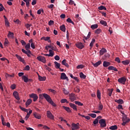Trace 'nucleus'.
<instances>
[{"label": "nucleus", "mask_w": 130, "mask_h": 130, "mask_svg": "<svg viewBox=\"0 0 130 130\" xmlns=\"http://www.w3.org/2000/svg\"><path fill=\"white\" fill-rule=\"evenodd\" d=\"M20 108L22 111H24L25 112H28V109H25V108H23L21 106H20Z\"/></svg>", "instance_id": "obj_52"}, {"label": "nucleus", "mask_w": 130, "mask_h": 130, "mask_svg": "<svg viewBox=\"0 0 130 130\" xmlns=\"http://www.w3.org/2000/svg\"><path fill=\"white\" fill-rule=\"evenodd\" d=\"M122 121H130L129 118H128L127 117H126V115L124 114L123 115L122 119Z\"/></svg>", "instance_id": "obj_14"}, {"label": "nucleus", "mask_w": 130, "mask_h": 130, "mask_svg": "<svg viewBox=\"0 0 130 130\" xmlns=\"http://www.w3.org/2000/svg\"><path fill=\"white\" fill-rule=\"evenodd\" d=\"M25 71H29L30 70V66L29 65H27L25 68H24Z\"/></svg>", "instance_id": "obj_60"}, {"label": "nucleus", "mask_w": 130, "mask_h": 130, "mask_svg": "<svg viewBox=\"0 0 130 130\" xmlns=\"http://www.w3.org/2000/svg\"><path fill=\"white\" fill-rule=\"evenodd\" d=\"M100 23L102 25H104V26H107V22L104 20H101Z\"/></svg>", "instance_id": "obj_36"}, {"label": "nucleus", "mask_w": 130, "mask_h": 130, "mask_svg": "<svg viewBox=\"0 0 130 130\" xmlns=\"http://www.w3.org/2000/svg\"><path fill=\"white\" fill-rule=\"evenodd\" d=\"M67 22H68V23H71V24H73V25H75L74 21H72V19H71L70 18L67 19Z\"/></svg>", "instance_id": "obj_43"}, {"label": "nucleus", "mask_w": 130, "mask_h": 130, "mask_svg": "<svg viewBox=\"0 0 130 130\" xmlns=\"http://www.w3.org/2000/svg\"><path fill=\"white\" fill-rule=\"evenodd\" d=\"M6 77H8L9 78H14V77H15V74H13L12 75H9L8 74H6Z\"/></svg>", "instance_id": "obj_54"}, {"label": "nucleus", "mask_w": 130, "mask_h": 130, "mask_svg": "<svg viewBox=\"0 0 130 130\" xmlns=\"http://www.w3.org/2000/svg\"><path fill=\"white\" fill-rule=\"evenodd\" d=\"M111 63L110 62L107 61H104L103 62V67H104V68H107V67H109V66H110Z\"/></svg>", "instance_id": "obj_18"}, {"label": "nucleus", "mask_w": 130, "mask_h": 130, "mask_svg": "<svg viewBox=\"0 0 130 130\" xmlns=\"http://www.w3.org/2000/svg\"><path fill=\"white\" fill-rule=\"evenodd\" d=\"M94 43H95V39H93L89 45V46L91 47L90 49H92V47H93Z\"/></svg>", "instance_id": "obj_32"}, {"label": "nucleus", "mask_w": 130, "mask_h": 130, "mask_svg": "<svg viewBox=\"0 0 130 130\" xmlns=\"http://www.w3.org/2000/svg\"><path fill=\"white\" fill-rule=\"evenodd\" d=\"M54 63L55 64L56 69H59L60 68V64L57 62V61H55Z\"/></svg>", "instance_id": "obj_39"}, {"label": "nucleus", "mask_w": 130, "mask_h": 130, "mask_svg": "<svg viewBox=\"0 0 130 130\" xmlns=\"http://www.w3.org/2000/svg\"><path fill=\"white\" fill-rule=\"evenodd\" d=\"M99 122V120L98 119H95V120L93 121V123L94 124H97Z\"/></svg>", "instance_id": "obj_58"}, {"label": "nucleus", "mask_w": 130, "mask_h": 130, "mask_svg": "<svg viewBox=\"0 0 130 130\" xmlns=\"http://www.w3.org/2000/svg\"><path fill=\"white\" fill-rule=\"evenodd\" d=\"M99 10H100V11L102 10H105V11H106L107 9L106 7L103 6H101L100 7H99L98 8Z\"/></svg>", "instance_id": "obj_42"}, {"label": "nucleus", "mask_w": 130, "mask_h": 130, "mask_svg": "<svg viewBox=\"0 0 130 130\" xmlns=\"http://www.w3.org/2000/svg\"><path fill=\"white\" fill-rule=\"evenodd\" d=\"M29 97L30 98H32L33 101L34 102H36V101L38 99V96L37 95V94H35V93H32L31 94L29 95Z\"/></svg>", "instance_id": "obj_8"}, {"label": "nucleus", "mask_w": 130, "mask_h": 130, "mask_svg": "<svg viewBox=\"0 0 130 130\" xmlns=\"http://www.w3.org/2000/svg\"><path fill=\"white\" fill-rule=\"evenodd\" d=\"M79 76L81 79H83L84 80L85 79H86V75H85L84 73H83L82 72L80 73Z\"/></svg>", "instance_id": "obj_29"}, {"label": "nucleus", "mask_w": 130, "mask_h": 130, "mask_svg": "<svg viewBox=\"0 0 130 130\" xmlns=\"http://www.w3.org/2000/svg\"><path fill=\"white\" fill-rule=\"evenodd\" d=\"M99 105V110H102V109H103V105H102L101 102H100Z\"/></svg>", "instance_id": "obj_44"}, {"label": "nucleus", "mask_w": 130, "mask_h": 130, "mask_svg": "<svg viewBox=\"0 0 130 130\" xmlns=\"http://www.w3.org/2000/svg\"><path fill=\"white\" fill-rule=\"evenodd\" d=\"M69 105L71 108H73L74 110H76L77 111L78 110V109H77V106L72 103H70L69 104Z\"/></svg>", "instance_id": "obj_13"}, {"label": "nucleus", "mask_w": 130, "mask_h": 130, "mask_svg": "<svg viewBox=\"0 0 130 130\" xmlns=\"http://www.w3.org/2000/svg\"><path fill=\"white\" fill-rule=\"evenodd\" d=\"M37 59L39 60V61H41L42 62H43V63H45L46 62V59H45V57L42 56H39L37 57Z\"/></svg>", "instance_id": "obj_7"}, {"label": "nucleus", "mask_w": 130, "mask_h": 130, "mask_svg": "<svg viewBox=\"0 0 130 130\" xmlns=\"http://www.w3.org/2000/svg\"><path fill=\"white\" fill-rule=\"evenodd\" d=\"M118 82L120 83V84H122L123 85H125V82H126V78L125 77H123L118 79Z\"/></svg>", "instance_id": "obj_3"}, {"label": "nucleus", "mask_w": 130, "mask_h": 130, "mask_svg": "<svg viewBox=\"0 0 130 130\" xmlns=\"http://www.w3.org/2000/svg\"><path fill=\"white\" fill-rule=\"evenodd\" d=\"M62 108H63V109H64V110H66V111H67V112H71V109H70L69 107H67L65 106H63Z\"/></svg>", "instance_id": "obj_41"}, {"label": "nucleus", "mask_w": 130, "mask_h": 130, "mask_svg": "<svg viewBox=\"0 0 130 130\" xmlns=\"http://www.w3.org/2000/svg\"><path fill=\"white\" fill-rule=\"evenodd\" d=\"M47 117L50 119H54V116L52 114V113H51V112H50V111H47Z\"/></svg>", "instance_id": "obj_6"}, {"label": "nucleus", "mask_w": 130, "mask_h": 130, "mask_svg": "<svg viewBox=\"0 0 130 130\" xmlns=\"http://www.w3.org/2000/svg\"><path fill=\"white\" fill-rule=\"evenodd\" d=\"M13 96H14L16 100H20V97L19 96V93L17 92V91H14L13 92Z\"/></svg>", "instance_id": "obj_12"}, {"label": "nucleus", "mask_w": 130, "mask_h": 130, "mask_svg": "<svg viewBox=\"0 0 130 130\" xmlns=\"http://www.w3.org/2000/svg\"><path fill=\"white\" fill-rule=\"evenodd\" d=\"M37 1H36V0H33L31 3L32 6H35V5L37 4Z\"/></svg>", "instance_id": "obj_64"}, {"label": "nucleus", "mask_w": 130, "mask_h": 130, "mask_svg": "<svg viewBox=\"0 0 130 130\" xmlns=\"http://www.w3.org/2000/svg\"><path fill=\"white\" fill-rule=\"evenodd\" d=\"M75 45L76 47H77V48H79V49H83V48L85 47V46H84V45H83V43H77Z\"/></svg>", "instance_id": "obj_9"}, {"label": "nucleus", "mask_w": 130, "mask_h": 130, "mask_svg": "<svg viewBox=\"0 0 130 130\" xmlns=\"http://www.w3.org/2000/svg\"><path fill=\"white\" fill-rule=\"evenodd\" d=\"M51 49H52V50H54L55 51H56V50H57L56 47H55V46H53L52 45L51 46Z\"/></svg>", "instance_id": "obj_55"}, {"label": "nucleus", "mask_w": 130, "mask_h": 130, "mask_svg": "<svg viewBox=\"0 0 130 130\" xmlns=\"http://www.w3.org/2000/svg\"><path fill=\"white\" fill-rule=\"evenodd\" d=\"M43 97L46 99V101L49 103V102L52 101L51 98L47 93H43Z\"/></svg>", "instance_id": "obj_4"}, {"label": "nucleus", "mask_w": 130, "mask_h": 130, "mask_svg": "<svg viewBox=\"0 0 130 130\" xmlns=\"http://www.w3.org/2000/svg\"><path fill=\"white\" fill-rule=\"evenodd\" d=\"M109 128H110V129H112V130L117 129V125H114L111 126L109 127Z\"/></svg>", "instance_id": "obj_33"}, {"label": "nucleus", "mask_w": 130, "mask_h": 130, "mask_svg": "<svg viewBox=\"0 0 130 130\" xmlns=\"http://www.w3.org/2000/svg\"><path fill=\"white\" fill-rule=\"evenodd\" d=\"M60 29L62 31V32H66V26L63 24L60 26Z\"/></svg>", "instance_id": "obj_28"}, {"label": "nucleus", "mask_w": 130, "mask_h": 130, "mask_svg": "<svg viewBox=\"0 0 130 130\" xmlns=\"http://www.w3.org/2000/svg\"><path fill=\"white\" fill-rule=\"evenodd\" d=\"M61 63L63 66H65V67H66L67 68H69V64H68V63H67V60L66 59H63Z\"/></svg>", "instance_id": "obj_19"}, {"label": "nucleus", "mask_w": 130, "mask_h": 130, "mask_svg": "<svg viewBox=\"0 0 130 130\" xmlns=\"http://www.w3.org/2000/svg\"><path fill=\"white\" fill-rule=\"evenodd\" d=\"M15 23H16V24H19V25H21V21L19 19H16V21H14Z\"/></svg>", "instance_id": "obj_57"}, {"label": "nucleus", "mask_w": 130, "mask_h": 130, "mask_svg": "<svg viewBox=\"0 0 130 130\" xmlns=\"http://www.w3.org/2000/svg\"><path fill=\"white\" fill-rule=\"evenodd\" d=\"M69 99L71 100V102H74L75 100H77V97L76 96V94L75 93H72L69 94Z\"/></svg>", "instance_id": "obj_2"}, {"label": "nucleus", "mask_w": 130, "mask_h": 130, "mask_svg": "<svg viewBox=\"0 0 130 130\" xmlns=\"http://www.w3.org/2000/svg\"><path fill=\"white\" fill-rule=\"evenodd\" d=\"M99 123L101 124V127H106V120L105 119H101L99 120Z\"/></svg>", "instance_id": "obj_1"}, {"label": "nucleus", "mask_w": 130, "mask_h": 130, "mask_svg": "<svg viewBox=\"0 0 130 130\" xmlns=\"http://www.w3.org/2000/svg\"><path fill=\"white\" fill-rule=\"evenodd\" d=\"M88 115H89V116H91V117H92V118H95V117H96V114H93V113L88 114Z\"/></svg>", "instance_id": "obj_49"}, {"label": "nucleus", "mask_w": 130, "mask_h": 130, "mask_svg": "<svg viewBox=\"0 0 130 130\" xmlns=\"http://www.w3.org/2000/svg\"><path fill=\"white\" fill-rule=\"evenodd\" d=\"M23 2L26 3L27 8H29V7H30V2H31V0H23Z\"/></svg>", "instance_id": "obj_24"}, {"label": "nucleus", "mask_w": 130, "mask_h": 130, "mask_svg": "<svg viewBox=\"0 0 130 130\" xmlns=\"http://www.w3.org/2000/svg\"><path fill=\"white\" fill-rule=\"evenodd\" d=\"M90 37H91V32H89L88 34L87 35V37H83V38H84V39H85V40H88V39H89V38H90Z\"/></svg>", "instance_id": "obj_35"}, {"label": "nucleus", "mask_w": 130, "mask_h": 130, "mask_svg": "<svg viewBox=\"0 0 130 130\" xmlns=\"http://www.w3.org/2000/svg\"><path fill=\"white\" fill-rule=\"evenodd\" d=\"M115 61H117V62H118V63H120L121 61L120 59H119V57H116L115 58Z\"/></svg>", "instance_id": "obj_61"}, {"label": "nucleus", "mask_w": 130, "mask_h": 130, "mask_svg": "<svg viewBox=\"0 0 130 130\" xmlns=\"http://www.w3.org/2000/svg\"><path fill=\"white\" fill-rule=\"evenodd\" d=\"M75 92H76V93H79L80 92V87L77 86L75 89Z\"/></svg>", "instance_id": "obj_45"}, {"label": "nucleus", "mask_w": 130, "mask_h": 130, "mask_svg": "<svg viewBox=\"0 0 130 130\" xmlns=\"http://www.w3.org/2000/svg\"><path fill=\"white\" fill-rule=\"evenodd\" d=\"M5 24L7 27L10 26V23L9 22V20H5Z\"/></svg>", "instance_id": "obj_62"}, {"label": "nucleus", "mask_w": 130, "mask_h": 130, "mask_svg": "<svg viewBox=\"0 0 130 130\" xmlns=\"http://www.w3.org/2000/svg\"><path fill=\"white\" fill-rule=\"evenodd\" d=\"M95 34H100V33H101V29L100 28H98L95 30Z\"/></svg>", "instance_id": "obj_51"}, {"label": "nucleus", "mask_w": 130, "mask_h": 130, "mask_svg": "<svg viewBox=\"0 0 130 130\" xmlns=\"http://www.w3.org/2000/svg\"><path fill=\"white\" fill-rule=\"evenodd\" d=\"M25 47L26 50H28V49H29L30 43H28L27 45H26Z\"/></svg>", "instance_id": "obj_56"}, {"label": "nucleus", "mask_w": 130, "mask_h": 130, "mask_svg": "<svg viewBox=\"0 0 130 130\" xmlns=\"http://www.w3.org/2000/svg\"><path fill=\"white\" fill-rule=\"evenodd\" d=\"M108 70L110 71H114V72H118V70L116 68L113 66H109L108 68Z\"/></svg>", "instance_id": "obj_16"}, {"label": "nucleus", "mask_w": 130, "mask_h": 130, "mask_svg": "<svg viewBox=\"0 0 130 130\" xmlns=\"http://www.w3.org/2000/svg\"><path fill=\"white\" fill-rule=\"evenodd\" d=\"M49 103H50V104L51 105H52V106H53L54 107H56V104H55V103H54V102H53V100L51 101L50 102H49Z\"/></svg>", "instance_id": "obj_47"}, {"label": "nucleus", "mask_w": 130, "mask_h": 130, "mask_svg": "<svg viewBox=\"0 0 130 130\" xmlns=\"http://www.w3.org/2000/svg\"><path fill=\"white\" fill-rule=\"evenodd\" d=\"M49 56H51V57H52V56L54 55V52H53L52 50H49Z\"/></svg>", "instance_id": "obj_30"}, {"label": "nucleus", "mask_w": 130, "mask_h": 130, "mask_svg": "<svg viewBox=\"0 0 130 130\" xmlns=\"http://www.w3.org/2000/svg\"><path fill=\"white\" fill-rule=\"evenodd\" d=\"M60 102H61V103H62V104H63V103L69 104V101H68V100L66 99L61 100Z\"/></svg>", "instance_id": "obj_40"}, {"label": "nucleus", "mask_w": 130, "mask_h": 130, "mask_svg": "<svg viewBox=\"0 0 130 130\" xmlns=\"http://www.w3.org/2000/svg\"><path fill=\"white\" fill-rule=\"evenodd\" d=\"M115 102L118 103V104H123V100L122 99L116 100Z\"/></svg>", "instance_id": "obj_21"}, {"label": "nucleus", "mask_w": 130, "mask_h": 130, "mask_svg": "<svg viewBox=\"0 0 130 130\" xmlns=\"http://www.w3.org/2000/svg\"><path fill=\"white\" fill-rule=\"evenodd\" d=\"M41 13H44V10H43V9H40V10H38V11H37L38 15H40V14H41Z\"/></svg>", "instance_id": "obj_48"}, {"label": "nucleus", "mask_w": 130, "mask_h": 130, "mask_svg": "<svg viewBox=\"0 0 130 130\" xmlns=\"http://www.w3.org/2000/svg\"><path fill=\"white\" fill-rule=\"evenodd\" d=\"M62 91L65 94V95H68L69 94V91L66 89V88H62Z\"/></svg>", "instance_id": "obj_50"}, {"label": "nucleus", "mask_w": 130, "mask_h": 130, "mask_svg": "<svg viewBox=\"0 0 130 130\" xmlns=\"http://www.w3.org/2000/svg\"><path fill=\"white\" fill-rule=\"evenodd\" d=\"M84 68H85V66L83 64H80L77 66L76 69L77 70H80V69H84Z\"/></svg>", "instance_id": "obj_38"}, {"label": "nucleus", "mask_w": 130, "mask_h": 130, "mask_svg": "<svg viewBox=\"0 0 130 130\" xmlns=\"http://www.w3.org/2000/svg\"><path fill=\"white\" fill-rule=\"evenodd\" d=\"M34 116L36 118H37V119H40L41 118V115H40V114H38L37 112L34 113Z\"/></svg>", "instance_id": "obj_17"}, {"label": "nucleus", "mask_w": 130, "mask_h": 130, "mask_svg": "<svg viewBox=\"0 0 130 130\" xmlns=\"http://www.w3.org/2000/svg\"><path fill=\"white\" fill-rule=\"evenodd\" d=\"M129 60H123L122 61V63L123 64H124V66H127V64H129Z\"/></svg>", "instance_id": "obj_25"}, {"label": "nucleus", "mask_w": 130, "mask_h": 130, "mask_svg": "<svg viewBox=\"0 0 130 130\" xmlns=\"http://www.w3.org/2000/svg\"><path fill=\"white\" fill-rule=\"evenodd\" d=\"M38 77L40 81H45L46 80V77H42L40 75H39Z\"/></svg>", "instance_id": "obj_31"}, {"label": "nucleus", "mask_w": 130, "mask_h": 130, "mask_svg": "<svg viewBox=\"0 0 130 130\" xmlns=\"http://www.w3.org/2000/svg\"><path fill=\"white\" fill-rule=\"evenodd\" d=\"M31 103H32V100H31L30 99H28V100L26 101V103H25V105H26V107H28V106H29V105L30 104H31Z\"/></svg>", "instance_id": "obj_22"}, {"label": "nucleus", "mask_w": 130, "mask_h": 130, "mask_svg": "<svg viewBox=\"0 0 130 130\" xmlns=\"http://www.w3.org/2000/svg\"><path fill=\"white\" fill-rule=\"evenodd\" d=\"M71 128L72 130H77V129H79V128H80V126H78L76 124V123H73L72 124V127Z\"/></svg>", "instance_id": "obj_11"}, {"label": "nucleus", "mask_w": 130, "mask_h": 130, "mask_svg": "<svg viewBox=\"0 0 130 130\" xmlns=\"http://www.w3.org/2000/svg\"><path fill=\"white\" fill-rule=\"evenodd\" d=\"M97 97L98 99H101V92L99 90H98L97 91Z\"/></svg>", "instance_id": "obj_34"}, {"label": "nucleus", "mask_w": 130, "mask_h": 130, "mask_svg": "<svg viewBox=\"0 0 130 130\" xmlns=\"http://www.w3.org/2000/svg\"><path fill=\"white\" fill-rule=\"evenodd\" d=\"M54 23V21H53V20H50L48 22V25L49 26H51V25H53Z\"/></svg>", "instance_id": "obj_59"}, {"label": "nucleus", "mask_w": 130, "mask_h": 130, "mask_svg": "<svg viewBox=\"0 0 130 130\" xmlns=\"http://www.w3.org/2000/svg\"><path fill=\"white\" fill-rule=\"evenodd\" d=\"M8 37H14V33L9 31V34L8 35Z\"/></svg>", "instance_id": "obj_53"}, {"label": "nucleus", "mask_w": 130, "mask_h": 130, "mask_svg": "<svg viewBox=\"0 0 130 130\" xmlns=\"http://www.w3.org/2000/svg\"><path fill=\"white\" fill-rule=\"evenodd\" d=\"M22 80H23V81L25 83H28V77H27L25 76H23L22 77Z\"/></svg>", "instance_id": "obj_26"}, {"label": "nucleus", "mask_w": 130, "mask_h": 130, "mask_svg": "<svg viewBox=\"0 0 130 130\" xmlns=\"http://www.w3.org/2000/svg\"><path fill=\"white\" fill-rule=\"evenodd\" d=\"M55 60H59V59H60V58L59 57V56L58 55H56L54 57Z\"/></svg>", "instance_id": "obj_63"}, {"label": "nucleus", "mask_w": 130, "mask_h": 130, "mask_svg": "<svg viewBox=\"0 0 130 130\" xmlns=\"http://www.w3.org/2000/svg\"><path fill=\"white\" fill-rule=\"evenodd\" d=\"M112 92H113V88L111 89H108L107 93L110 97H111V95H112Z\"/></svg>", "instance_id": "obj_23"}, {"label": "nucleus", "mask_w": 130, "mask_h": 130, "mask_svg": "<svg viewBox=\"0 0 130 130\" xmlns=\"http://www.w3.org/2000/svg\"><path fill=\"white\" fill-rule=\"evenodd\" d=\"M60 79L61 80H67V81H69V78L67 76V75H66V73H62L61 74Z\"/></svg>", "instance_id": "obj_10"}, {"label": "nucleus", "mask_w": 130, "mask_h": 130, "mask_svg": "<svg viewBox=\"0 0 130 130\" xmlns=\"http://www.w3.org/2000/svg\"><path fill=\"white\" fill-rule=\"evenodd\" d=\"M43 97L46 99V101L49 103V102L52 101L51 98L47 93H43Z\"/></svg>", "instance_id": "obj_5"}, {"label": "nucleus", "mask_w": 130, "mask_h": 130, "mask_svg": "<svg viewBox=\"0 0 130 130\" xmlns=\"http://www.w3.org/2000/svg\"><path fill=\"white\" fill-rule=\"evenodd\" d=\"M106 52H107V50L106 49L103 48L100 51V55H103L104 53H106Z\"/></svg>", "instance_id": "obj_15"}, {"label": "nucleus", "mask_w": 130, "mask_h": 130, "mask_svg": "<svg viewBox=\"0 0 130 130\" xmlns=\"http://www.w3.org/2000/svg\"><path fill=\"white\" fill-rule=\"evenodd\" d=\"M102 63V60H99V61L96 62L95 63L93 64V67L95 68H97V67H99V66H100Z\"/></svg>", "instance_id": "obj_20"}, {"label": "nucleus", "mask_w": 130, "mask_h": 130, "mask_svg": "<svg viewBox=\"0 0 130 130\" xmlns=\"http://www.w3.org/2000/svg\"><path fill=\"white\" fill-rule=\"evenodd\" d=\"M41 40H45V41H48L49 40H50V37H43L41 38Z\"/></svg>", "instance_id": "obj_27"}, {"label": "nucleus", "mask_w": 130, "mask_h": 130, "mask_svg": "<svg viewBox=\"0 0 130 130\" xmlns=\"http://www.w3.org/2000/svg\"><path fill=\"white\" fill-rule=\"evenodd\" d=\"M75 104H76L77 105H78L79 106H83V104L80 102L75 101Z\"/></svg>", "instance_id": "obj_46"}, {"label": "nucleus", "mask_w": 130, "mask_h": 130, "mask_svg": "<svg viewBox=\"0 0 130 130\" xmlns=\"http://www.w3.org/2000/svg\"><path fill=\"white\" fill-rule=\"evenodd\" d=\"M91 29H92V30H94V29H97V28H98V24H93L91 26Z\"/></svg>", "instance_id": "obj_37"}]
</instances>
